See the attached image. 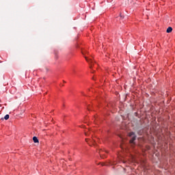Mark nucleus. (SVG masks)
<instances>
[{
    "mask_svg": "<svg viewBox=\"0 0 175 175\" xmlns=\"http://www.w3.org/2000/svg\"><path fill=\"white\" fill-rule=\"evenodd\" d=\"M88 110H91V107H88Z\"/></svg>",
    "mask_w": 175,
    "mask_h": 175,
    "instance_id": "obj_11",
    "label": "nucleus"
},
{
    "mask_svg": "<svg viewBox=\"0 0 175 175\" xmlns=\"http://www.w3.org/2000/svg\"><path fill=\"white\" fill-rule=\"evenodd\" d=\"M103 150L102 149H100L98 150V154L100 155V157H101L102 158H106V156H103Z\"/></svg>",
    "mask_w": 175,
    "mask_h": 175,
    "instance_id": "obj_6",
    "label": "nucleus"
},
{
    "mask_svg": "<svg viewBox=\"0 0 175 175\" xmlns=\"http://www.w3.org/2000/svg\"><path fill=\"white\" fill-rule=\"evenodd\" d=\"M81 128H85V126L82 125V126H81Z\"/></svg>",
    "mask_w": 175,
    "mask_h": 175,
    "instance_id": "obj_12",
    "label": "nucleus"
},
{
    "mask_svg": "<svg viewBox=\"0 0 175 175\" xmlns=\"http://www.w3.org/2000/svg\"><path fill=\"white\" fill-rule=\"evenodd\" d=\"M77 49H79V46H77Z\"/></svg>",
    "mask_w": 175,
    "mask_h": 175,
    "instance_id": "obj_13",
    "label": "nucleus"
},
{
    "mask_svg": "<svg viewBox=\"0 0 175 175\" xmlns=\"http://www.w3.org/2000/svg\"><path fill=\"white\" fill-rule=\"evenodd\" d=\"M81 53L85 57V59H86L87 62H88V64H90V69H93V68H96V66H98V64L94 62V59H92V58L87 56V55H88V51H87V50L82 49Z\"/></svg>",
    "mask_w": 175,
    "mask_h": 175,
    "instance_id": "obj_2",
    "label": "nucleus"
},
{
    "mask_svg": "<svg viewBox=\"0 0 175 175\" xmlns=\"http://www.w3.org/2000/svg\"><path fill=\"white\" fill-rule=\"evenodd\" d=\"M33 141L35 143H39V139H38V137H33Z\"/></svg>",
    "mask_w": 175,
    "mask_h": 175,
    "instance_id": "obj_8",
    "label": "nucleus"
},
{
    "mask_svg": "<svg viewBox=\"0 0 175 175\" xmlns=\"http://www.w3.org/2000/svg\"><path fill=\"white\" fill-rule=\"evenodd\" d=\"M172 31H173V28H172V27H169L167 29V33H170V32H172Z\"/></svg>",
    "mask_w": 175,
    "mask_h": 175,
    "instance_id": "obj_7",
    "label": "nucleus"
},
{
    "mask_svg": "<svg viewBox=\"0 0 175 175\" xmlns=\"http://www.w3.org/2000/svg\"><path fill=\"white\" fill-rule=\"evenodd\" d=\"M128 136H129V137H132L131 139L129 141L130 144H133V143L136 140V135H135V133H129Z\"/></svg>",
    "mask_w": 175,
    "mask_h": 175,
    "instance_id": "obj_5",
    "label": "nucleus"
},
{
    "mask_svg": "<svg viewBox=\"0 0 175 175\" xmlns=\"http://www.w3.org/2000/svg\"><path fill=\"white\" fill-rule=\"evenodd\" d=\"M93 120H94V122H96V116H94Z\"/></svg>",
    "mask_w": 175,
    "mask_h": 175,
    "instance_id": "obj_10",
    "label": "nucleus"
},
{
    "mask_svg": "<svg viewBox=\"0 0 175 175\" xmlns=\"http://www.w3.org/2000/svg\"><path fill=\"white\" fill-rule=\"evenodd\" d=\"M9 115L8 114H7V115H5V116H4V119L5 120H8V118H9Z\"/></svg>",
    "mask_w": 175,
    "mask_h": 175,
    "instance_id": "obj_9",
    "label": "nucleus"
},
{
    "mask_svg": "<svg viewBox=\"0 0 175 175\" xmlns=\"http://www.w3.org/2000/svg\"><path fill=\"white\" fill-rule=\"evenodd\" d=\"M85 136H91V138H85V142L89 146H96L99 142V138L94 137V129H88L85 131Z\"/></svg>",
    "mask_w": 175,
    "mask_h": 175,
    "instance_id": "obj_1",
    "label": "nucleus"
},
{
    "mask_svg": "<svg viewBox=\"0 0 175 175\" xmlns=\"http://www.w3.org/2000/svg\"><path fill=\"white\" fill-rule=\"evenodd\" d=\"M128 136H129V137H132L131 139L129 141L130 144H133V143L136 140V135H135V133H129Z\"/></svg>",
    "mask_w": 175,
    "mask_h": 175,
    "instance_id": "obj_3",
    "label": "nucleus"
},
{
    "mask_svg": "<svg viewBox=\"0 0 175 175\" xmlns=\"http://www.w3.org/2000/svg\"><path fill=\"white\" fill-rule=\"evenodd\" d=\"M128 136H129V137H132L131 139L129 141L130 144H133V143L136 140V135H135V133H129Z\"/></svg>",
    "mask_w": 175,
    "mask_h": 175,
    "instance_id": "obj_4",
    "label": "nucleus"
}]
</instances>
